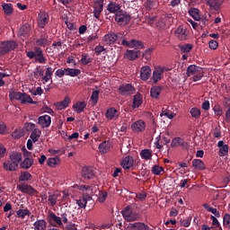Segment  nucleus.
<instances>
[{
  "label": "nucleus",
  "mask_w": 230,
  "mask_h": 230,
  "mask_svg": "<svg viewBox=\"0 0 230 230\" xmlns=\"http://www.w3.org/2000/svg\"><path fill=\"white\" fill-rule=\"evenodd\" d=\"M77 190L83 191L84 194L82 198L75 200V203L81 209H85L87 208V202H91L93 198H91V193H93V187L89 185H77Z\"/></svg>",
  "instance_id": "f257e3e1"
},
{
  "label": "nucleus",
  "mask_w": 230,
  "mask_h": 230,
  "mask_svg": "<svg viewBox=\"0 0 230 230\" xmlns=\"http://www.w3.org/2000/svg\"><path fill=\"white\" fill-rule=\"evenodd\" d=\"M187 76H193V82H199L202 80L204 77V72L202 71V67L198 66L196 65H190L187 68Z\"/></svg>",
  "instance_id": "f03ea898"
},
{
  "label": "nucleus",
  "mask_w": 230,
  "mask_h": 230,
  "mask_svg": "<svg viewBox=\"0 0 230 230\" xmlns=\"http://www.w3.org/2000/svg\"><path fill=\"white\" fill-rule=\"evenodd\" d=\"M23 127L27 132H31L30 137L31 141L37 143L40 137V134H42V131H40L39 127L31 122H26Z\"/></svg>",
  "instance_id": "7ed1b4c3"
},
{
  "label": "nucleus",
  "mask_w": 230,
  "mask_h": 230,
  "mask_svg": "<svg viewBox=\"0 0 230 230\" xmlns=\"http://www.w3.org/2000/svg\"><path fill=\"white\" fill-rule=\"evenodd\" d=\"M54 69L51 66L47 67L45 75L44 70L42 69H37V71L34 72V75L37 78H41L42 84H46L51 78L53 77Z\"/></svg>",
  "instance_id": "20e7f679"
},
{
  "label": "nucleus",
  "mask_w": 230,
  "mask_h": 230,
  "mask_svg": "<svg viewBox=\"0 0 230 230\" xmlns=\"http://www.w3.org/2000/svg\"><path fill=\"white\" fill-rule=\"evenodd\" d=\"M26 56L28 58H35L39 64H46V57L41 48H35L34 51H27Z\"/></svg>",
  "instance_id": "39448f33"
},
{
  "label": "nucleus",
  "mask_w": 230,
  "mask_h": 230,
  "mask_svg": "<svg viewBox=\"0 0 230 230\" xmlns=\"http://www.w3.org/2000/svg\"><path fill=\"white\" fill-rule=\"evenodd\" d=\"M130 14L126 11L120 10L115 13V21L119 26H127L130 22Z\"/></svg>",
  "instance_id": "423d86ee"
},
{
  "label": "nucleus",
  "mask_w": 230,
  "mask_h": 230,
  "mask_svg": "<svg viewBox=\"0 0 230 230\" xmlns=\"http://www.w3.org/2000/svg\"><path fill=\"white\" fill-rule=\"evenodd\" d=\"M66 197H67L66 194H64V196H62V194H60V192H56L54 194H50L48 198V204H49V206H50V208H55V206H57V204L58 206H60V204H62L64 202V199H66Z\"/></svg>",
  "instance_id": "0eeeda50"
},
{
  "label": "nucleus",
  "mask_w": 230,
  "mask_h": 230,
  "mask_svg": "<svg viewBox=\"0 0 230 230\" xmlns=\"http://www.w3.org/2000/svg\"><path fill=\"white\" fill-rule=\"evenodd\" d=\"M122 217L127 222H134L139 218V214L135 213L130 207H127L122 210Z\"/></svg>",
  "instance_id": "6e6552de"
},
{
  "label": "nucleus",
  "mask_w": 230,
  "mask_h": 230,
  "mask_svg": "<svg viewBox=\"0 0 230 230\" xmlns=\"http://www.w3.org/2000/svg\"><path fill=\"white\" fill-rule=\"evenodd\" d=\"M17 48V42L14 40L4 41L0 47V55H6Z\"/></svg>",
  "instance_id": "1a4fd4ad"
},
{
  "label": "nucleus",
  "mask_w": 230,
  "mask_h": 230,
  "mask_svg": "<svg viewBox=\"0 0 230 230\" xmlns=\"http://www.w3.org/2000/svg\"><path fill=\"white\" fill-rule=\"evenodd\" d=\"M122 46H126V48H133L134 49H144L145 45L141 40H122L121 41Z\"/></svg>",
  "instance_id": "9d476101"
},
{
  "label": "nucleus",
  "mask_w": 230,
  "mask_h": 230,
  "mask_svg": "<svg viewBox=\"0 0 230 230\" xmlns=\"http://www.w3.org/2000/svg\"><path fill=\"white\" fill-rule=\"evenodd\" d=\"M119 93L121 96H130L136 93V88L130 84H121L119 87Z\"/></svg>",
  "instance_id": "9b49d317"
},
{
  "label": "nucleus",
  "mask_w": 230,
  "mask_h": 230,
  "mask_svg": "<svg viewBox=\"0 0 230 230\" xmlns=\"http://www.w3.org/2000/svg\"><path fill=\"white\" fill-rule=\"evenodd\" d=\"M146 128V122L143 119H138L131 124V130L136 134H139V132H144Z\"/></svg>",
  "instance_id": "f8f14e48"
},
{
  "label": "nucleus",
  "mask_w": 230,
  "mask_h": 230,
  "mask_svg": "<svg viewBox=\"0 0 230 230\" xmlns=\"http://www.w3.org/2000/svg\"><path fill=\"white\" fill-rule=\"evenodd\" d=\"M166 71H168V68L164 66L156 67L154 70L153 76H152V80L154 84H157V82H159L163 78V75L164 73H166Z\"/></svg>",
  "instance_id": "ddd939ff"
},
{
  "label": "nucleus",
  "mask_w": 230,
  "mask_h": 230,
  "mask_svg": "<svg viewBox=\"0 0 230 230\" xmlns=\"http://www.w3.org/2000/svg\"><path fill=\"white\" fill-rule=\"evenodd\" d=\"M174 35L179 40H186L188 39V30L184 26L180 25L175 31Z\"/></svg>",
  "instance_id": "4468645a"
},
{
  "label": "nucleus",
  "mask_w": 230,
  "mask_h": 230,
  "mask_svg": "<svg viewBox=\"0 0 230 230\" xmlns=\"http://www.w3.org/2000/svg\"><path fill=\"white\" fill-rule=\"evenodd\" d=\"M49 22V14L46 12H40L38 15V25L40 28H45L46 24Z\"/></svg>",
  "instance_id": "2eb2a0df"
},
{
  "label": "nucleus",
  "mask_w": 230,
  "mask_h": 230,
  "mask_svg": "<svg viewBox=\"0 0 230 230\" xmlns=\"http://www.w3.org/2000/svg\"><path fill=\"white\" fill-rule=\"evenodd\" d=\"M103 12V0H96L93 4V16L100 19V15Z\"/></svg>",
  "instance_id": "dca6fc26"
},
{
  "label": "nucleus",
  "mask_w": 230,
  "mask_h": 230,
  "mask_svg": "<svg viewBox=\"0 0 230 230\" xmlns=\"http://www.w3.org/2000/svg\"><path fill=\"white\" fill-rule=\"evenodd\" d=\"M38 125H40L41 128H48V127L51 125V117L49 115L40 116L38 119Z\"/></svg>",
  "instance_id": "f3484780"
},
{
  "label": "nucleus",
  "mask_w": 230,
  "mask_h": 230,
  "mask_svg": "<svg viewBox=\"0 0 230 230\" xmlns=\"http://www.w3.org/2000/svg\"><path fill=\"white\" fill-rule=\"evenodd\" d=\"M150 76H152V68H150L148 66H142L140 69L141 80H143V82H146Z\"/></svg>",
  "instance_id": "a211bd4d"
},
{
  "label": "nucleus",
  "mask_w": 230,
  "mask_h": 230,
  "mask_svg": "<svg viewBox=\"0 0 230 230\" xmlns=\"http://www.w3.org/2000/svg\"><path fill=\"white\" fill-rule=\"evenodd\" d=\"M217 147L219 148V157H226L229 154V146L224 143L223 140L217 142Z\"/></svg>",
  "instance_id": "6ab92c4d"
},
{
  "label": "nucleus",
  "mask_w": 230,
  "mask_h": 230,
  "mask_svg": "<svg viewBox=\"0 0 230 230\" xmlns=\"http://www.w3.org/2000/svg\"><path fill=\"white\" fill-rule=\"evenodd\" d=\"M83 179H94V169L93 167H83L82 169Z\"/></svg>",
  "instance_id": "aec40b11"
},
{
  "label": "nucleus",
  "mask_w": 230,
  "mask_h": 230,
  "mask_svg": "<svg viewBox=\"0 0 230 230\" xmlns=\"http://www.w3.org/2000/svg\"><path fill=\"white\" fill-rule=\"evenodd\" d=\"M120 166H122L123 170H130V168H132V166H134V157L126 156L122 160Z\"/></svg>",
  "instance_id": "412c9836"
},
{
  "label": "nucleus",
  "mask_w": 230,
  "mask_h": 230,
  "mask_svg": "<svg viewBox=\"0 0 230 230\" xmlns=\"http://www.w3.org/2000/svg\"><path fill=\"white\" fill-rule=\"evenodd\" d=\"M124 57H125V58H128V60H137V58H139V57H141V51L127 50Z\"/></svg>",
  "instance_id": "4be33fe9"
},
{
  "label": "nucleus",
  "mask_w": 230,
  "mask_h": 230,
  "mask_svg": "<svg viewBox=\"0 0 230 230\" xmlns=\"http://www.w3.org/2000/svg\"><path fill=\"white\" fill-rule=\"evenodd\" d=\"M30 31H31L30 25L24 24L20 28L18 35L21 37V39L24 40L27 37H30Z\"/></svg>",
  "instance_id": "5701e85b"
},
{
  "label": "nucleus",
  "mask_w": 230,
  "mask_h": 230,
  "mask_svg": "<svg viewBox=\"0 0 230 230\" xmlns=\"http://www.w3.org/2000/svg\"><path fill=\"white\" fill-rule=\"evenodd\" d=\"M69 103H71V99L69 96H66L62 102H56L55 107L58 111H64V109H67Z\"/></svg>",
  "instance_id": "b1692460"
},
{
  "label": "nucleus",
  "mask_w": 230,
  "mask_h": 230,
  "mask_svg": "<svg viewBox=\"0 0 230 230\" xmlns=\"http://www.w3.org/2000/svg\"><path fill=\"white\" fill-rule=\"evenodd\" d=\"M17 188L22 193H27L28 195H33L35 193V189L31 185L21 184Z\"/></svg>",
  "instance_id": "393cba45"
},
{
  "label": "nucleus",
  "mask_w": 230,
  "mask_h": 230,
  "mask_svg": "<svg viewBox=\"0 0 230 230\" xmlns=\"http://www.w3.org/2000/svg\"><path fill=\"white\" fill-rule=\"evenodd\" d=\"M18 102H20L22 104H24V103H31L32 105L37 104V102H33V99L31 98V96L27 94L26 93H21L20 99Z\"/></svg>",
  "instance_id": "a878e982"
},
{
  "label": "nucleus",
  "mask_w": 230,
  "mask_h": 230,
  "mask_svg": "<svg viewBox=\"0 0 230 230\" xmlns=\"http://www.w3.org/2000/svg\"><path fill=\"white\" fill-rule=\"evenodd\" d=\"M205 1L208 6H209V8H211L212 10H218V8H220V6H222L224 3V0H205Z\"/></svg>",
  "instance_id": "bb28decb"
},
{
  "label": "nucleus",
  "mask_w": 230,
  "mask_h": 230,
  "mask_svg": "<svg viewBox=\"0 0 230 230\" xmlns=\"http://www.w3.org/2000/svg\"><path fill=\"white\" fill-rule=\"evenodd\" d=\"M102 40L105 44H114L118 40V35L116 33H108L104 35Z\"/></svg>",
  "instance_id": "cd10ccee"
},
{
  "label": "nucleus",
  "mask_w": 230,
  "mask_h": 230,
  "mask_svg": "<svg viewBox=\"0 0 230 230\" xmlns=\"http://www.w3.org/2000/svg\"><path fill=\"white\" fill-rule=\"evenodd\" d=\"M46 227H48V223L44 219H38L33 223L34 230H46Z\"/></svg>",
  "instance_id": "c85d7f7f"
},
{
  "label": "nucleus",
  "mask_w": 230,
  "mask_h": 230,
  "mask_svg": "<svg viewBox=\"0 0 230 230\" xmlns=\"http://www.w3.org/2000/svg\"><path fill=\"white\" fill-rule=\"evenodd\" d=\"M86 107L87 103H85V102H77L74 104L73 109L75 112L81 114V112H84V109Z\"/></svg>",
  "instance_id": "c756f323"
},
{
  "label": "nucleus",
  "mask_w": 230,
  "mask_h": 230,
  "mask_svg": "<svg viewBox=\"0 0 230 230\" xmlns=\"http://www.w3.org/2000/svg\"><path fill=\"white\" fill-rule=\"evenodd\" d=\"M153 156H154V154L150 149H143L140 152V157L141 159H144V161H152Z\"/></svg>",
  "instance_id": "7c9ffc66"
},
{
  "label": "nucleus",
  "mask_w": 230,
  "mask_h": 230,
  "mask_svg": "<svg viewBox=\"0 0 230 230\" xmlns=\"http://www.w3.org/2000/svg\"><path fill=\"white\" fill-rule=\"evenodd\" d=\"M18 167L19 165L12 161L4 162V169H5L6 172H15Z\"/></svg>",
  "instance_id": "2f4dec72"
},
{
  "label": "nucleus",
  "mask_w": 230,
  "mask_h": 230,
  "mask_svg": "<svg viewBox=\"0 0 230 230\" xmlns=\"http://www.w3.org/2000/svg\"><path fill=\"white\" fill-rule=\"evenodd\" d=\"M111 151V143L109 141H103L99 145L100 154H107Z\"/></svg>",
  "instance_id": "473e14b6"
},
{
  "label": "nucleus",
  "mask_w": 230,
  "mask_h": 230,
  "mask_svg": "<svg viewBox=\"0 0 230 230\" xmlns=\"http://www.w3.org/2000/svg\"><path fill=\"white\" fill-rule=\"evenodd\" d=\"M119 113L116 108H109L106 111V118L107 119H114V118H119Z\"/></svg>",
  "instance_id": "72a5a7b5"
},
{
  "label": "nucleus",
  "mask_w": 230,
  "mask_h": 230,
  "mask_svg": "<svg viewBox=\"0 0 230 230\" xmlns=\"http://www.w3.org/2000/svg\"><path fill=\"white\" fill-rule=\"evenodd\" d=\"M121 9V6L119 4L111 2L108 4L107 10L110 12V13H118Z\"/></svg>",
  "instance_id": "f704fd0d"
},
{
  "label": "nucleus",
  "mask_w": 230,
  "mask_h": 230,
  "mask_svg": "<svg viewBox=\"0 0 230 230\" xmlns=\"http://www.w3.org/2000/svg\"><path fill=\"white\" fill-rule=\"evenodd\" d=\"M129 227H131L134 230H150V227L148 226L141 222L129 224Z\"/></svg>",
  "instance_id": "c9c22d12"
},
{
  "label": "nucleus",
  "mask_w": 230,
  "mask_h": 230,
  "mask_svg": "<svg viewBox=\"0 0 230 230\" xmlns=\"http://www.w3.org/2000/svg\"><path fill=\"white\" fill-rule=\"evenodd\" d=\"M192 166L196 170H206V164L200 159H194L192 160Z\"/></svg>",
  "instance_id": "e433bc0d"
},
{
  "label": "nucleus",
  "mask_w": 230,
  "mask_h": 230,
  "mask_svg": "<svg viewBox=\"0 0 230 230\" xmlns=\"http://www.w3.org/2000/svg\"><path fill=\"white\" fill-rule=\"evenodd\" d=\"M30 215H31V212L28 208H20L16 211V217L18 218L24 219L26 217H30Z\"/></svg>",
  "instance_id": "4c0bfd02"
},
{
  "label": "nucleus",
  "mask_w": 230,
  "mask_h": 230,
  "mask_svg": "<svg viewBox=\"0 0 230 230\" xmlns=\"http://www.w3.org/2000/svg\"><path fill=\"white\" fill-rule=\"evenodd\" d=\"M163 93V88L161 86H153L150 90V94L152 98H159L161 93Z\"/></svg>",
  "instance_id": "58836bf2"
},
{
  "label": "nucleus",
  "mask_w": 230,
  "mask_h": 230,
  "mask_svg": "<svg viewBox=\"0 0 230 230\" xmlns=\"http://www.w3.org/2000/svg\"><path fill=\"white\" fill-rule=\"evenodd\" d=\"M47 164L49 168H57V165L60 164V158L58 156L49 158L47 160Z\"/></svg>",
  "instance_id": "ea45409f"
},
{
  "label": "nucleus",
  "mask_w": 230,
  "mask_h": 230,
  "mask_svg": "<svg viewBox=\"0 0 230 230\" xmlns=\"http://www.w3.org/2000/svg\"><path fill=\"white\" fill-rule=\"evenodd\" d=\"M21 168L23 170H28L33 166V159L31 158H25L20 164Z\"/></svg>",
  "instance_id": "a19ab883"
},
{
  "label": "nucleus",
  "mask_w": 230,
  "mask_h": 230,
  "mask_svg": "<svg viewBox=\"0 0 230 230\" xmlns=\"http://www.w3.org/2000/svg\"><path fill=\"white\" fill-rule=\"evenodd\" d=\"M10 160L19 166V163L22 161V155L21 153H13L10 155Z\"/></svg>",
  "instance_id": "79ce46f5"
},
{
  "label": "nucleus",
  "mask_w": 230,
  "mask_h": 230,
  "mask_svg": "<svg viewBox=\"0 0 230 230\" xmlns=\"http://www.w3.org/2000/svg\"><path fill=\"white\" fill-rule=\"evenodd\" d=\"M66 70V76H78V75H80V73H82V71H80V69L78 68H65Z\"/></svg>",
  "instance_id": "37998d69"
},
{
  "label": "nucleus",
  "mask_w": 230,
  "mask_h": 230,
  "mask_svg": "<svg viewBox=\"0 0 230 230\" xmlns=\"http://www.w3.org/2000/svg\"><path fill=\"white\" fill-rule=\"evenodd\" d=\"M189 14L194 21H200V13L197 8H191L189 10Z\"/></svg>",
  "instance_id": "c03bdc74"
},
{
  "label": "nucleus",
  "mask_w": 230,
  "mask_h": 230,
  "mask_svg": "<svg viewBox=\"0 0 230 230\" xmlns=\"http://www.w3.org/2000/svg\"><path fill=\"white\" fill-rule=\"evenodd\" d=\"M49 220H52V222H55L57 226H62V217L56 216L54 212H50L49 214Z\"/></svg>",
  "instance_id": "a18cd8bd"
},
{
  "label": "nucleus",
  "mask_w": 230,
  "mask_h": 230,
  "mask_svg": "<svg viewBox=\"0 0 230 230\" xmlns=\"http://www.w3.org/2000/svg\"><path fill=\"white\" fill-rule=\"evenodd\" d=\"M143 103L141 94H136L133 99V109H137Z\"/></svg>",
  "instance_id": "49530a36"
},
{
  "label": "nucleus",
  "mask_w": 230,
  "mask_h": 230,
  "mask_svg": "<svg viewBox=\"0 0 230 230\" xmlns=\"http://www.w3.org/2000/svg\"><path fill=\"white\" fill-rule=\"evenodd\" d=\"M172 148H175L177 146H184V139L181 137H175L172 139L171 143Z\"/></svg>",
  "instance_id": "de8ad7c7"
},
{
  "label": "nucleus",
  "mask_w": 230,
  "mask_h": 230,
  "mask_svg": "<svg viewBox=\"0 0 230 230\" xmlns=\"http://www.w3.org/2000/svg\"><path fill=\"white\" fill-rule=\"evenodd\" d=\"M151 172L154 175H161L164 172V168L163 166L155 164L152 167Z\"/></svg>",
  "instance_id": "09e8293b"
},
{
  "label": "nucleus",
  "mask_w": 230,
  "mask_h": 230,
  "mask_svg": "<svg viewBox=\"0 0 230 230\" xmlns=\"http://www.w3.org/2000/svg\"><path fill=\"white\" fill-rule=\"evenodd\" d=\"M181 53H190L193 49V44L186 43L179 46Z\"/></svg>",
  "instance_id": "8fccbe9b"
},
{
  "label": "nucleus",
  "mask_w": 230,
  "mask_h": 230,
  "mask_svg": "<svg viewBox=\"0 0 230 230\" xmlns=\"http://www.w3.org/2000/svg\"><path fill=\"white\" fill-rule=\"evenodd\" d=\"M2 6L5 15H12V13H13V7L12 4H4Z\"/></svg>",
  "instance_id": "3c124183"
},
{
  "label": "nucleus",
  "mask_w": 230,
  "mask_h": 230,
  "mask_svg": "<svg viewBox=\"0 0 230 230\" xmlns=\"http://www.w3.org/2000/svg\"><path fill=\"white\" fill-rule=\"evenodd\" d=\"M160 116L161 118H163V116H165V118H168V119H173V118H175V113L170 112V111L164 110V108H163Z\"/></svg>",
  "instance_id": "603ef678"
},
{
  "label": "nucleus",
  "mask_w": 230,
  "mask_h": 230,
  "mask_svg": "<svg viewBox=\"0 0 230 230\" xmlns=\"http://www.w3.org/2000/svg\"><path fill=\"white\" fill-rule=\"evenodd\" d=\"M190 113L191 117L194 118L195 119H199L201 114L200 110L199 108H191Z\"/></svg>",
  "instance_id": "864d4df0"
},
{
  "label": "nucleus",
  "mask_w": 230,
  "mask_h": 230,
  "mask_svg": "<svg viewBox=\"0 0 230 230\" xmlns=\"http://www.w3.org/2000/svg\"><path fill=\"white\" fill-rule=\"evenodd\" d=\"M21 92H15V91H11L9 93V98L11 100V102H13V100H17L19 102L20 98H21Z\"/></svg>",
  "instance_id": "5fc2aeb1"
},
{
  "label": "nucleus",
  "mask_w": 230,
  "mask_h": 230,
  "mask_svg": "<svg viewBox=\"0 0 230 230\" xmlns=\"http://www.w3.org/2000/svg\"><path fill=\"white\" fill-rule=\"evenodd\" d=\"M223 226L226 227V229H230V215L225 214L223 217Z\"/></svg>",
  "instance_id": "6e6d98bb"
},
{
  "label": "nucleus",
  "mask_w": 230,
  "mask_h": 230,
  "mask_svg": "<svg viewBox=\"0 0 230 230\" xmlns=\"http://www.w3.org/2000/svg\"><path fill=\"white\" fill-rule=\"evenodd\" d=\"M22 136H24V131L22 129H15L13 133H12V137L14 139H19V137H22Z\"/></svg>",
  "instance_id": "4d7b16f0"
},
{
  "label": "nucleus",
  "mask_w": 230,
  "mask_h": 230,
  "mask_svg": "<svg viewBox=\"0 0 230 230\" xmlns=\"http://www.w3.org/2000/svg\"><path fill=\"white\" fill-rule=\"evenodd\" d=\"M31 179V174L28 172H22L19 181H30Z\"/></svg>",
  "instance_id": "13d9d810"
},
{
  "label": "nucleus",
  "mask_w": 230,
  "mask_h": 230,
  "mask_svg": "<svg viewBox=\"0 0 230 230\" xmlns=\"http://www.w3.org/2000/svg\"><path fill=\"white\" fill-rule=\"evenodd\" d=\"M99 96H100V91L96 90V91L93 92L91 100L94 105H96V103H98Z\"/></svg>",
  "instance_id": "bf43d9fd"
},
{
  "label": "nucleus",
  "mask_w": 230,
  "mask_h": 230,
  "mask_svg": "<svg viewBox=\"0 0 230 230\" xmlns=\"http://www.w3.org/2000/svg\"><path fill=\"white\" fill-rule=\"evenodd\" d=\"M92 61H93V59H91V58H89V55H87V54L83 55L82 58H81V63L84 66H87V64H91Z\"/></svg>",
  "instance_id": "052dcab7"
},
{
  "label": "nucleus",
  "mask_w": 230,
  "mask_h": 230,
  "mask_svg": "<svg viewBox=\"0 0 230 230\" xmlns=\"http://www.w3.org/2000/svg\"><path fill=\"white\" fill-rule=\"evenodd\" d=\"M49 42V41L48 40L47 38H40V39L37 40L36 44L38 46H42L44 48L45 46H48Z\"/></svg>",
  "instance_id": "680f3d73"
},
{
  "label": "nucleus",
  "mask_w": 230,
  "mask_h": 230,
  "mask_svg": "<svg viewBox=\"0 0 230 230\" xmlns=\"http://www.w3.org/2000/svg\"><path fill=\"white\" fill-rule=\"evenodd\" d=\"M105 200H107V192H105V191L99 192L98 201L101 204H103V202H105Z\"/></svg>",
  "instance_id": "e2e57ef3"
},
{
  "label": "nucleus",
  "mask_w": 230,
  "mask_h": 230,
  "mask_svg": "<svg viewBox=\"0 0 230 230\" xmlns=\"http://www.w3.org/2000/svg\"><path fill=\"white\" fill-rule=\"evenodd\" d=\"M214 113L216 116H218V118H220V116H222L223 111H222V107H220V105H215L213 108Z\"/></svg>",
  "instance_id": "0e129e2a"
},
{
  "label": "nucleus",
  "mask_w": 230,
  "mask_h": 230,
  "mask_svg": "<svg viewBox=\"0 0 230 230\" xmlns=\"http://www.w3.org/2000/svg\"><path fill=\"white\" fill-rule=\"evenodd\" d=\"M94 51H95V55H97V57H100V55H102V53L105 51V47L102 45H98L95 47Z\"/></svg>",
  "instance_id": "69168bd1"
},
{
  "label": "nucleus",
  "mask_w": 230,
  "mask_h": 230,
  "mask_svg": "<svg viewBox=\"0 0 230 230\" xmlns=\"http://www.w3.org/2000/svg\"><path fill=\"white\" fill-rule=\"evenodd\" d=\"M208 46H209L210 49H218V41H217L215 40H211L208 42Z\"/></svg>",
  "instance_id": "338daca9"
},
{
  "label": "nucleus",
  "mask_w": 230,
  "mask_h": 230,
  "mask_svg": "<svg viewBox=\"0 0 230 230\" xmlns=\"http://www.w3.org/2000/svg\"><path fill=\"white\" fill-rule=\"evenodd\" d=\"M55 75L58 78H62L66 75V68L65 69H62V68L58 69L56 71Z\"/></svg>",
  "instance_id": "774afa93"
}]
</instances>
